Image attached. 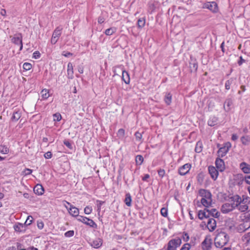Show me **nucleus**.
Wrapping results in <instances>:
<instances>
[{
    "label": "nucleus",
    "mask_w": 250,
    "mask_h": 250,
    "mask_svg": "<svg viewBox=\"0 0 250 250\" xmlns=\"http://www.w3.org/2000/svg\"><path fill=\"white\" fill-rule=\"evenodd\" d=\"M199 195L202 197L201 202L206 208L210 207L212 203V195L210 191L205 189L199 190Z\"/></svg>",
    "instance_id": "obj_1"
},
{
    "label": "nucleus",
    "mask_w": 250,
    "mask_h": 250,
    "mask_svg": "<svg viewBox=\"0 0 250 250\" xmlns=\"http://www.w3.org/2000/svg\"><path fill=\"white\" fill-rule=\"evenodd\" d=\"M229 239V236L226 233L221 232L215 237L214 244L217 248H222L227 244Z\"/></svg>",
    "instance_id": "obj_2"
},
{
    "label": "nucleus",
    "mask_w": 250,
    "mask_h": 250,
    "mask_svg": "<svg viewBox=\"0 0 250 250\" xmlns=\"http://www.w3.org/2000/svg\"><path fill=\"white\" fill-rule=\"evenodd\" d=\"M181 243V239L179 237L172 239L167 243V250H177Z\"/></svg>",
    "instance_id": "obj_3"
},
{
    "label": "nucleus",
    "mask_w": 250,
    "mask_h": 250,
    "mask_svg": "<svg viewBox=\"0 0 250 250\" xmlns=\"http://www.w3.org/2000/svg\"><path fill=\"white\" fill-rule=\"evenodd\" d=\"M202 8L208 9L213 13H217L219 12V7L215 1H208L203 3Z\"/></svg>",
    "instance_id": "obj_4"
},
{
    "label": "nucleus",
    "mask_w": 250,
    "mask_h": 250,
    "mask_svg": "<svg viewBox=\"0 0 250 250\" xmlns=\"http://www.w3.org/2000/svg\"><path fill=\"white\" fill-rule=\"evenodd\" d=\"M65 203L69 206L68 207L66 205H64L65 207L67 209L69 214L73 217L79 216V210L76 207L72 205L69 202L65 201Z\"/></svg>",
    "instance_id": "obj_5"
},
{
    "label": "nucleus",
    "mask_w": 250,
    "mask_h": 250,
    "mask_svg": "<svg viewBox=\"0 0 250 250\" xmlns=\"http://www.w3.org/2000/svg\"><path fill=\"white\" fill-rule=\"evenodd\" d=\"M231 145L229 142H227L224 144L223 146L220 147L218 152V155L219 157H223L228 152Z\"/></svg>",
    "instance_id": "obj_6"
},
{
    "label": "nucleus",
    "mask_w": 250,
    "mask_h": 250,
    "mask_svg": "<svg viewBox=\"0 0 250 250\" xmlns=\"http://www.w3.org/2000/svg\"><path fill=\"white\" fill-rule=\"evenodd\" d=\"M62 28L60 26L57 27L54 30L52 38L51 39V42L53 44H55L58 41L62 34Z\"/></svg>",
    "instance_id": "obj_7"
},
{
    "label": "nucleus",
    "mask_w": 250,
    "mask_h": 250,
    "mask_svg": "<svg viewBox=\"0 0 250 250\" xmlns=\"http://www.w3.org/2000/svg\"><path fill=\"white\" fill-rule=\"evenodd\" d=\"M22 39V37L21 33L15 34L11 39V41L13 43L20 46V51H21L23 47Z\"/></svg>",
    "instance_id": "obj_8"
},
{
    "label": "nucleus",
    "mask_w": 250,
    "mask_h": 250,
    "mask_svg": "<svg viewBox=\"0 0 250 250\" xmlns=\"http://www.w3.org/2000/svg\"><path fill=\"white\" fill-rule=\"evenodd\" d=\"M78 221L93 228H95L97 227L96 224L92 219L87 218L86 217L79 216L78 218Z\"/></svg>",
    "instance_id": "obj_9"
},
{
    "label": "nucleus",
    "mask_w": 250,
    "mask_h": 250,
    "mask_svg": "<svg viewBox=\"0 0 250 250\" xmlns=\"http://www.w3.org/2000/svg\"><path fill=\"white\" fill-rule=\"evenodd\" d=\"M250 228V222H244L237 225L235 229L239 233H242Z\"/></svg>",
    "instance_id": "obj_10"
},
{
    "label": "nucleus",
    "mask_w": 250,
    "mask_h": 250,
    "mask_svg": "<svg viewBox=\"0 0 250 250\" xmlns=\"http://www.w3.org/2000/svg\"><path fill=\"white\" fill-rule=\"evenodd\" d=\"M236 208L232 203H226L224 204L221 207V211L223 213H228L233 210Z\"/></svg>",
    "instance_id": "obj_11"
},
{
    "label": "nucleus",
    "mask_w": 250,
    "mask_h": 250,
    "mask_svg": "<svg viewBox=\"0 0 250 250\" xmlns=\"http://www.w3.org/2000/svg\"><path fill=\"white\" fill-rule=\"evenodd\" d=\"M88 243L95 249L100 248L103 244V240L100 238H97L94 240H90Z\"/></svg>",
    "instance_id": "obj_12"
},
{
    "label": "nucleus",
    "mask_w": 250,
    "mask_h": 250,
    "mask_svg": "<svg viewBox=\"0 0 250 250\" xmlns=\"http://www.w3.org/2000/svg\"><path fill=\"white\" fill-rule=\"evenodd\" d=\"M190 168L191 165L189 164H186L179 168L178 173L181 175H185L189 172Z\"/></svg>",
    "instance_id": "obj_13"
},
{
    "label": "nucleus",
    "mask_w": 250,
    "mask_h": 250,
    "mask_svg": "<svg viewBox=\"0 0 250 250\" xmlns=\"http://www.w3.org/2000/svg\"><path fill=\"white\" fill-rule=\"evenodd\" d=\"M212 242L210 238L206 237L202 243V248L203 250H209L211 249Z\"/></svg>",
    "instance_id": "obj_14"
},
{
    "label": "nucleus",
    "mask_w": 250,
    "mask_h": 250,
    "mask_svg": "<svg viewBox=\"0 0 250 250\" xmlns=\"http://www.w3.org/2000/svg\"><path fill=\"white\" fill-rule=\"evenodd\" d=\"M239 167L242 171L245 174H250V165L243 162L239 165Z\"/></svg>",
    "instance_id": "obj_15"
},
{
    "label": "nucleus",
    "mask_w": 250,
    "mask_h": 250,
    "mask_svg": "<svg viewBox=\"0 0 250 250\" xmlns=\"http://www.w3.org/2000/svg\"><path fill=\"white\" fill-rule=\"evenodd\" d=\"M208 170L211 177L214 180H215L217 178L218 176V170L213 166H209L208 167Z\"/></svg>",
    "instance_id": "obj_16"
},
{
    "label": "nucleus",
    "mask_w": 250,
    "mask_h": 250,
    "mask_svg": "<svg viewBox=\"0 0 250 250\" xmlns=\"http://www.w3.org/2000/svg\"><path fill=\"white\" fill-rule=\"evenodd\" d=\"M207 227L210 231H213L216 227V223L215 219L209 218L207 222Z\"/></svg>",
    "instance_id": "obj_17"
},
{
    "label": "nucleus",
    "mask_w": 250,
    "mask_h": 250,
    "mask_svg": "<svg viewBox=\"0 0 250 250\" xmlns=\"http://www.w3.org/2000/svg\"><path fill=\"white\" fill-rule=\"evenodd\" d=\"M215 165L218 170L223 171L225 169V163L222 159L220 158H216Z\"/></svg>",
    "instance_id": "obj_18"
},
{
    "label": "nucleus",
    "mask_w": 250,
    "mask_h": 250,
    "mask_svg": "<svg viewBox=\"0 0 250 250\" xmlns=\"http://www.w3.org/2000/svg\"><path fill=\"white\" fill-rule=\"evenodd\" d=\"M26 226L27 225H25V223L23 224L20 223H17L14 225L13 228L16 231L22 232L25 231Z\"/></svg>",
    "instance_id": "obj_19"
},
{
    "label": "nucleus",
    "mask_w": 250,
    "mask_h": 250,
    "mask_svg": "<svg viewBox=\"0 0 250 250\" xmlns=\"http://www.w3.org/2000/svg\"><path fill=\"white\" fill-rule=\"evenodd\" d=\"M231 199V201H233L232 204L235 208H236L238 206H239V205H240V203L244 201V199H242L241 197L238 195L233 196Z\"/></svg>",
    "instance_id": "obj_20"
},
{
    "label": "nucleus",
    "mask_w": 250,
    "mask_h": 250,
    "mask_svg": "<svg viewBox=\"0 0 250 250\" xmlns=\"http://www.w3.org/2000/svg\"><path fill=\"white\" fill-rule=\"evenodd\" d=\"M206 210L208 213V218L212 216L215 218H218L220 215V213L215 208L208 209L206 208Z\"/></svg>",
    "instance_id": "obj_21"
},
{
    "label": "nucleus",
    "mask_w": 250,
    "mask_h": 250,
    "mask_svg": "<svg viewBox=\"0 0 250 250\" xmlns=\"http://www.w3.org/2000/svg\"><path fill=\"white\" fill-rule=\"evenodd\" d=\"M234 180L236 185L241 186L245 181V178L241 174H237L235 176Z\"/></svg>",
    "instance_id": "obj_22"
},
{
    "label": "nucleus",
    "mask_w": 250,
    "mask_h": 250,
    "mask_svg": "<svg viewBox=\"0 0 250 250\" xmlns=\"http://www.w3.org/2000/svg\"><path fill=\"white\" fill-rule=\"evenodd\" d=\"M67 77L69 79H72L74 78L73 67L72 63L68 62L67 64Z\"/></svg>",
    "instance_id": "obj_23"
},
{
    "label": "nucleus",
    "mask_w": 250,
    "mask_h": 250,
    "mask_svg": "<svg viewBox=\"0 0 250 250\" xmlns=\"http://www.w3.org/2000/svg\"><path fill=\"white\" fill-rule=\"evenodd\" d=\"M34 192L36 194L42 195L44 192V188L41 185L38 184L34 187Z\"/></svg>",
    "instance_id": "obj_24"
},
{
    "label": "nucleus",
    "mask_w": 250,
    "mask_h": 250,
    "mask_svg": "<svg viewBox=\"0 0 250 250\" xmlns=\"http://www.w3.org/2000/svg\"><path fill=\"white\" fill-rule=\"evenodd\" d=\"M232 100L231 99L229 98L226 99L224 104V108L225 110L227 112H229L231 109V106L232 105Z\"/></svg>",
    "instance_id": "obj_25"
},
{
    "label": "nucleus",
    "mask_w": 250,
    "mask_h": 250,
    "mask_svg": "<svg viewBox=\"0 0 250 250\" xmlns=\"http://www.w3.org/2000/svg\"><path fill=\"white\" fill-rule=\"evenodd\" d=\"M122 80L126 83L129 84L130 83V77L128 72L125 70H122Z\"/></svg>",
    "instance_id": "obj_26"
},
{
    "label": "nucleus",
    "mask_w": 250,
    "mask_h": 250,
    "mask_svg": "<svg viewBox=\"0 0 250 250\" xmlns=\"http://www.w3.org/2000/svg\"><path fill=\"white\" fill-rule=\"evenodd\" d=\"M21 117V112L20 110H15L13 112V116L11 118V120L12 121L16 122L18 121V120Z\"/></svg>",
    "instance_id": "obj_27"
},
{
    "label": "nucleus",
    "mask_w": 250,
    "mask_h": 250,
    "mask_svg": "<svg viewBox=\"0 0 250 250\" xmlns=\"http://www.w3.org/2000/svg\"><path fill=\"white\" fill-rule=\"evenodd\" d=\"M218 124V118L215 116H211L208 121V125L210 126H214Z\"/></svg>",
    "instance_id": "obj_28"
},
{
    "label": "nucleus",
    "mask_w": 250,
    "mask_h": 250,
    "mask_svg": "<svg viewBox=\"0 0 250 250\" xmlns=\"http://www.w3.org/2000/svg\"><path fill=\"white\" fill-rule=\"evenodd\" d=\"M198 217L200 220H203L204 218H208V215L206 208L204 210H200L198 211Z\"/></svg>",
    "instance_id": "obj_29"
},
{
    "label": "nucleus",
    "mask_w": 250,
    "mask_h": 250,
    "mask_svg": "<svg viewBox=\"0 0 250 250\" xmlns=\"http://www.w3.org/2000/svg\"><path fill=\"white\" fill-rule=\"evenodd\" d=\"M242 240L246 245L250 246V232L244 234Z\"/></svg>",
    "instance_id": "obj_30"
},
{
    "label": "nucleus",
    "mask_w": 250,
    "mask_h": 250,
    "mask_svg": "<svg viewBox=\"0 0 250 250\" xmlns=\"http://www.w3.org/2000/svg\"><path fill=\"white\" fill-rule=\"evenodd\" d=\"M41 95L42 100L47 99L50 96L49 90L47 89H43L41 92Z\"/></svg>",
    "instance_id": "obj_31"
},
{
    "label": "nucleus",
    "mask_w": 250,
    "mask_h": 250,
    "mask_svg": "<svg viewBox=\"0 0 250 250\" xmlns=\"http://www.w3.org/2000/svg\"><path fill=\"white\" fill-rule=\"evenodd\" d=\"M164 100L167 105H170L172 101V94L170 93H167Z\"/></svg>",
    "instance_id": "obj_32"
},
{
    "label": "nucleus",
    "mask_w": 250,
    "mask_h": 250,
    "mask_svg": "<svg viewBox=\"0 0 250 250\" xmlns=\"http://www.w3.org/2000/svg\"><path fill=\"white\" fill-rule=\"evenodd\" d=\"M236 208H237L238 210L241 212H244L248 209L249 207L247 204L243 201V202L240 203Z\"/></svg>",
    "instance_id": "obj_33"
},
{
    "label": "nucleus",
    "mask_w": 250,
    "mask_h": 250,
    "mask_svg": "<svg viewBox=\"0 0 250 250\" xmlns=\"http://www.w3.org/2000/svg\"><path fill=\"white\" fill-rule=\"evenodd\" d=\"M241 141L243 145L247 146L250 144V136L249 135L243 136L241 138Z\"/></svg>",
    "instance_id": "obj_34"
},
{
    "label": "nucleus",
    "mask_w": 250,
    "mask_h": 250,
    "mask_svg": "<svg viewBox=\"0 0 250 250\" xmlns=\"http://www.w3.org/2000/svg\"><path fill=\"white\" fill-rule=\"evenodd\" d=\"M124 202L127 206L130 207L131 206L132 199L129 193H127L125 194Z\"/></svg>",
    "instance_id": "obj_35"
},
{
    "label": "nucleus",
    "mask_w": 250,
    "mask_h": 250,
    "mask_svg": "<svg viewBox=\"0 0 250 250\" xmlns=\"http://www.w3.org/2000/svg\"><path fill=\"white\" fill-rule=\"evenodd\" d=\"M203 149V144L202 142L198 141L197 142L195 148V151L197 153H200L202 151Z\"/></svg>",
    "instance_id": "obj_36"
},
{
    "label": "nucleus",
    "mask_w": 250,
    "mask_h": 250,
    "mask_svg": "<svg viewBox=\"0 0 250 250\" xmlns=\"http://www.w3.org/2000/svg\"><path fill=\"white\" fill-rule=\"evenodd\" d=\"M116 31V28L115 27H111L105 30L104 33L107 36H110L113 34Z\"/></svg>",
    "instance_id": "obj_37"
},
{
    "label": "nucleus",
    "mask_w": 250,
    "mask_h": 250,
    "mask_svg": "<svg viewBox=\"0 0 250 250\" xmlns=\"http://www.w3.org/2000/svg\"><path fill=\"white\" fill-rule=\"evenodd\" d=\"M146 23V20L144 18H140L138 20L137 24L139 28H143Z\"/></svg>",
    "instance_id": "obj_38"
},
{
    "label": "nucleus",
    "mask_w": 250,
    "mask_h": 250,
    "mask_svg": "<svg viewBox=\"0 0 250 250\" xmlns=\"http://www.w3.org/2000/svg\"><path fill=\"white\" fill-rule=\"evenodd\" d=\"M135 161L137 165H141L144 161L143 157L141 155H138L136 156Z\"/></svg>",
    "instance_id": "obj_39"
},
{
    "label": "nucleus",
    "mask_w": 250,
    "mask_h": 250,
    "mask_svg": "<svg viewBox=\"0 0 250 250\" xmlns=\"http://www.w3.org/2000/svg\"><path fill=\"white\" fill-rule=\"evenodd\" d=\"M0 152L2 154H7L9 152V149L5 146H0Z\"/></svg>",
    "instance_id": "obj_40"
},
{
    "label": "nucleus",
    "mask_w": 250,
    "mask_h": 250,
    "mask_svg": "<svg viewBox=\"0 0 250 250\" xmlns=\"http://www.w3.org/2000/svg\"><path fill=\"white\" fill-rule=\"evenodd\" d=\"M62 119V116L59 113H56L53 114V120L55 122H59Z\"/></svg>",
    "instance_id": "obj_41"
},
{
    "label": "nucleus",
    "mask_w": 250,
    "mask_h": 250,
    "mask_svg": "<svg viewBox=\"0 0 250 250\" xmlns=\"http://www.w3.org/2000/svg\"><path fill=\"white\" fill-rule=\"evenodd\" d=\"M233 82V80L232 79H230L226 82L225 83V88L227 90H229L230 88V85L232 84Z\"/></svg>",
    "instance_id": "obj_42"
},
{
    "label": "nucleus",
    "mask_w": 250,
    "mask_h": 250,
    "mask_svg": "<svg viewBox=\"0 0 250 250\" xmlns=\"http://www.w3.org/2000/svg\"><path fill=\"white\" fill-rule=\"evenodd\" d=\"M135 136L137 141H140L142 142V134L139 131H137L135 133Z\"/></svg>",
    "instance_id": "obj_43"
},
{
    "label": "nucleus",
    "mask_w": 250,
    "mask_h": 250,
    "mask_svg": "<svg viewBox=\"0 0 250 250\" xmlns=\"http://www.w3.org/2000/svg\"><path fill=\"white\" fill-rule=\"evenodd\" d=\"M32 68V65L30 63L25 62L23 64V68L26 71L29 70Z\"/></svg>",
    "instance_id": "obj_44"
},
{
    "label": "nucleus",
    "mask_w": 250,
    "mask_h": 250,
    "mask_svg": "<svg viewBox=\"0 0 250 250\" xmlns=\"http://www.w3.org/2000/svg\"><path fill=\"white\" fill-rule=\"evenodd\" d=\"M92 211V208L90 206H86L84 209V212L86 214H90Z\"/></svg>",
    "instance_id": "obj_45"
},
{
    "label": "nucleus",
    "mask_w": 250,
    "mask_h": 250,
    "mask_svg": "<svg viewBox=\"0 0 250 250\" xmlns=\"http://www.w3.org/2000/svg\"><path fill=\"white\" fill-rule=\"evenodd\" d=\"M161 215L166 217L167 216V209L166 208H162L161 209Z\"/></svg>",
    "instance_id": "obj_46"
},
{
    "label": "nucleus",
    "mask_w": 250,
    "mask_h": 250,
    "mask_svg": "<svg viewBox=\"0 0 250 250\" xmlns=\"http://www.w3.org/2000/svg\"><path fill=\"white\" fill-rule=\"evenodd\" d=\"M191 248V245L189 243H186L184 244L180 250H189Z\"/></svg>",
    "instance_id": "obj_47"
},
{
    "label": "nucleus",
    "mask_w": 250,
    "mask_h": 250,
    "mask_svg": "<svg viewBox=\"0 0 250 250\" xmlns=\"http://www.w3.org/2000/svg\"><path fill=\"white\" fill-rule=\"evenodd\" d=\"M125 134V131L124 129L121 128L118 130L117 132V136L119 137H123Z\"/></svg>",
    "instance_id": "obj_48"
},
{
    "label": "nucleus",
    "mask_w": 250,
    "mask_h": 250,
    "mask_svg": "<svg viewBox=\"0 0 250 250\" xmlns=\"http://www.w3.org/2000/svg\"><path fill=\"white\" fill-rule=\"evenodd\" d=\"M190 67L193 69L194 71H196L198 68V64L196 62H190Z\"/></svg>",
    "instance_id": "obj_49"
},
{
    "label": "nucleus",
    "mask_w": 250,
    "mask_h": 250,
    "mask_svg": "<svg viewBox=\"0 0 250 250\" xmlns=\"http://www.w3.org/2000/svg\"><path fill=\"white\" fill-rule=\"evenodd\" d=\"M182 238L184 241L188 242L189 239L188 234L187 232H184L182 235Z\"/></svg>",
    "instance_id": "obj_50"
},
{
    "label": "nucleus",
    "mask_w": 250,
    "mask_h": 250,
    "mask_svg": "<svg viewBox=\"0 0 250 250\" xmlns=\"http://www.w3.org/2000/svg\"><path fill=\"white\" fill-rule=\"evenodd\" d=\"M74 231L73 230H69V231H66L64 233V236L66 237H70L73 236L74 235Z\"/></svg>",
    "instance_id": "obj_51"
},
{
    "label": "nucleus",
    "mask_w": 250,
    "mask_h": 250,
    "mask_svg": "<svg viewBox=\"0 0 250 250\" xmlns=\"http://www.w3.org/2000/svg\"><path fill=\"white\" fill-rule=\"evenodd\" d=\"M165 170L164 169H160L158 170V173L161 178H163L165 175Z\"/></svg>",
    "instance_id": "obj_52"
},
{
    "label": "nucleus",
    "mask_w": 250,
    "mask_h": 250,
    "mask_svg": "<svg viewBox=\"0 0 250 250\" xmlns=\"http://www.w3.org/2000/svg\"><path fill=\"white\" fill-rule=\"evenodd\" d=\"M37 227L39 229H42L44 227V223L42 220L37 221Z\"/></svg>",
    "instance_id": "obj_53"
},
{
    "label": "nucleus",
    "mask_w": 250,
    "mask_h": 250,
    "mask_svg": "<svg viewBox=\"0 0 250 250\" xmlns=\"http://www.w3.org/2000/svg\"><path fill=\"white\" fill-rule=\"evenodd\" d=\"M97 211L99 212L101 210V206H102L104 202L102 201L97 200Z\"/></svg>",
    "instance_id": "obj_54"
},
{
    "label": "nucleus",
    "mask_w": 250,
    "mask_h": 250,
    "mask_svg": "<svg viewBox=\"0 0 250 250\" xmlns=\"http://www.w3.org/2000/svg\"><path fill=\"white\" fill-rule=\"evenodd\" d=\"M41 57V54L38 51H35L33 54L32 58L35 59H37L40 58Z\"/></svg>",
    "instance_id": "obj_55"
},
{
    "label": "nucleus",
    "mask_w": 250,
    "mask_h": 250,
    "mask_svg": "<svg viewBox=\"0 0 250 250\" xmlns=\"http://www.w3.org/2000/svg\"><path fill=\"white\" fill-rule=\"evenodd\" d=\"M32 217L31 216H28L25 222V225L27 226L30 225L32 223Z\"/></svg>",
    "instance_id": "obj_56"
},
{
    "label": "nucleus",
    "mask_w": 250,
    "mask_h": 250,
    "mask_svg": "<svg viewBox=\"0 0 250 250\" xmlns=\"http://www.w3.org/2000/svg\"><path fill=\"white\" fill-rule=\"evenodd\" d=\"M64 145L69 148H72V146L71 143L68 140H65L63 142Z\"/></svg>",
    "instance_id": "obj_57"
},
{
    "label": "nucleus",
    "mask_w": 250,
    "mask_h": 250,
    "mask_svg": "<svg viewBox=\"0 0 250 250\" xmlns=\"http://www.w3.org/2000/svg\"><path fill=\"white\" fill-rule=\"evenodd\" d=\"M52 153L50 151L47 152L44 155V156L46 159H50L52 157Z\"/></svg>",
    "instance_id": "obj_58"
},
{
    "label": "nucleus",
    "mask_w": 250,
    "mask_h": 250,
    "mask_svg": "<svg viewBox=\"0 0 250 250\" xmlns=\"http://www.w3.org/2000/svg\"><path fill=\"white\" fill-rule=\"evenodd\" d=\"M244 178H245V182H246V183L248 185H250V175L245 176L244 177Z\"/></svg>",
    "instance_id": "obj_59"
},
{
    "label": "nucleus",
    "mask_w": 250,
    "mask_h": 250,
    "mask_svg": "<svg viewBox=\"0 0 250 250\" xmlns=\"http://www.w3.org/2000/svg\"><path fill=\"white\" fill-rule=\"evenodd\" d=\"M18 250H38V249L34 247H29L27 249H19L18 247Z\"/></svg>",
    "instance_id": "obj_60"
},
{
    "label": "nucleus",
    "mask_w": 250,
    "mask_h": 250,
    "mask_svg": "<svg viewBox=\"0 0 250 250\" xmlns=\"http://www.w3.org/2000/svg\"><path fill=\"white\" fill-rule=\"evenodd\" d=\"M62 55L64 57H69V56H72L73 54L69 52L63 51L62 53Z\"/></svg>",
    "instance_id": "obj_61"
},
{
    "label": "nucleus",
    "mask_w": 250,
    "mask_h": 250,
    "mask_svg": "<svg viewBox=\"0 0 250 250\" xmlns=\"http://www.w3.org/2000/svg\"><path fill=\"white\" fill-rule=\"evenodd\" d=\"M104 21V19L102 16H100L98 19V23L101 24Z\"/></svg>",
    "instance_id": "obj_62"
},
{
    "label": "nucleus",
    "mask_w": 250,
    "mask_h": 250,
    "mask_svg": "<svg viewBox=\"0 0 250 250\" xmlns=\"http://www.w3.org/2000/svg\"><path fill=\"white\" fill-rule=\"evenodd\" d=\"M245 62V60H244L242 56L240 57V60L238 62V64L239 66L241 65L243 62Z\"/></svg>",
    "instance_id": "obj_63"
},
{
    "label": "nucleus",
    "mask_w": 250,
    "mask_h": 250,
    "mask_svg": "<svg viewBox=\"0 0 250 250\" xmlns=\"http://www.w3.org/2000/svg\"><path fill=\"white\" fill-rule=\"evenodd\" d=\"M245 217L246 219H250V209L245 213Z\"/></svg>",
    "instance_id": "obj_64"
}]
</instances>
